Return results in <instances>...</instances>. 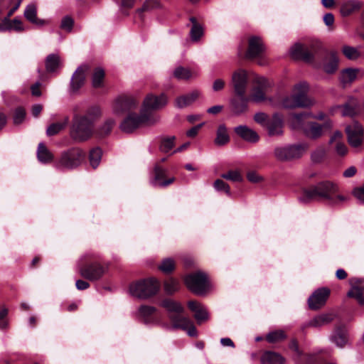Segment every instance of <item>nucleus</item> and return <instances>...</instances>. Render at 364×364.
I'll use <instances>...</instances> for the list:
<instances>
[{
  "label": "nucleus",
  "mask_w": 364,
  "mask_h": 364,
  "mask_svg": "<svg viewBox=\"0 0 364 364\" xmlns=\"http://www.w3.org/2000/svg\"><path fill=\"white\" fill-rule=\"evenodd\" d=\"M347 200V198L339 194V188L336 183L331 181H321L315 185L303 188L300 200L304 203L311 201H325L331 205H339Z\"/></svg>",
  "instance_id": "3"
},
{
  "label": "nucleus",
  "mask_w": 364,
  "mask_h": 364,
  "mask_svg": "<svg viewBox=\"0 0 364 364\" xmlns=\"http://www.w3.org/2000/svg\"><path fill=\"white\" fill-rule=\"evenodd\" d=\"M88 70V65H82L74 72L70 83V91L71 93H76L84 86L86 81V74Z\"/></svg>",
  "instance_id": "17"
},
{
  "label": "nucleus",
  "mask_w": 364,
  "mask_h": 364,
  "mask_svg": "<svg viewBox=\"0 0 364 364\" xmlns=\"http://www.w3.org/2000/svg\"><path fill=\"white\" fill-rule=\"evenodd\" d=\"M342 114L343 116L353 117L357 114V111L352 105L346 103L343 106Z\"/></svg>",
  "instance_id": "55"
},
{
  "label": "nucleus",
  "mask_w": 364,
  "mask_h": 364,
  "mask_svg": "<svg viewBox=\"0 0 364 364\" xmlns=\"http://www.w3.org/2000/svg\"><path fill=\"white\" fill-rule=\"evenodd\" d=\"M289 348L290 350L294 351L298 356H301L302 355V352L299 348V343L296 339L293 338L290 341L289 343Z\"/></svg>",
  "instance_id": "58"
},
{
  "label": "nucleus",
  "mask_w": 364,
  "mask_h": 364,
  "mask_svg": "<svg viewBox=\"0 0 364 364\" xmlns=\"http://www.w3.org/2000/svg\"><path fill=\"white\" fill-rule=\"evenodd\" d=\"M363 6V2L359 0H346L340 4V13L343 17L349 16L359 12Z\"/></svg>",
  "instance_id": "23"
},
{
  "label": "nucleus",
  "mask_w": 364,
  "mask_h": 364,
  "mask_svg": "<svg viewBox=\"0 0 364 364\" xmlns=\"http://www.w3.org/2000/svg\"><path fill=\"white\" fill-rule=\"evenodd\" d=\"M230 136L225 124H220L216 132L215 144L223 146L228 143Z\"/></svg>",
  "instance_id": "40"
},
{
  "label": "nucleus",
  "mask_w": 364,
  "mask_h": 364,
  "mask_svg": "<svg viewBox=\"0 0 364 364\" xmlns=\"http://www.w3.org/2000/svg\"><path fill=\"white\" fill-rule=\"evenodd\" d=\"M161 306L168 313V319L173 328L186 331L191 337H196L198 331L193 321L187 316H183L184 308L183 306L171 299H164Z\"/></svg>",
  "instance_id": "5"
},
{
  "label": "nucleus",
  "mask_w": 364,
  "mask_h": 364,
  "mask_svg": "<svg viewBox=\"0 0 364 364\" xmlns=\"http://www.w3.org/2000/svg\"><path fill=\"white\" fill-rule=\"evenodd\" d=\"M74 26V20L69 16L63 18L60 23V28L68 32L71 31Z\"/></svg>",
  "instance_id": "52"
},
{
  "label": "nucleus",
  "mask_w": 364,
  "mask_h": 364,
  "mask_svg": "<svg viewBox=\"0 0 364 364\" xmlns=\"http://www.w3.org/2000/svg\"><path fill=\"white\" fill-rule=\"evenodd\" d=\"M159 2L157 0H146L142 7L139 9L141 12L147 11L151 9L157 7Z\"/></svg>",
  "instance_id": "57"
},
{
  "label": "nucleus",
  "mask_w": 364,
  "mask_h": 364,
  "mask_svg": "<svg viewBox=\"0 0 364 364\" xmlns=\"http://www.w3.org/2000/svg\"><path fill=\"white\" fill-rule=\"evenodd\" d=\"M234 132L237 136L246 141L256 143L259 140V134L246 125L236 127L234 129Z\"/></svg>",
  "instance_id": "25"
},
{
  "label": "nucleus",
  "mask_w": 364,
  "mask_h": 364,
  "mask_svg": "<svg viewBox=\"0 0 364 364\" xmlns=\"http://www.w3.org/2000/svg\"><path fill=\"white\" fill-rule=\"evenodd\" d=\"M307 116L306 112L294 113L292 115L293 126L296 129H301L304 135L311 139L320 138L324 132L330 130L332 122L330 120L319 124L316 122H305Z\"/></svg>",
  "instance_id": "6"
},
{
  "label": "nucleus",
  "mask_w": 364,
  "mask_h": 364,
  "mask_svg": "<svg viewBox=\"0 0 364 364\" xmlns=\"http://www.w3.org/2000/svg\"><path fill=\"white\" fill-rule=\"evenodd\" d=\"M343 138V134L340 131H336L331 136L329 140V144H333L336 142V151L340 156H345L348 152V148L344 143L341 142V140Z\"/></svg>",
  "instance_id": "29"
},
{
  "label": "nucleus",
  "mask_w": 364,
  "mask_h": 364,
  "mask_svg": "<svg viewBox=\"0 0 364 364\" xmlns=\"http://www.w3.org/2000/svg\"><path fill=\"white\" fill-rule=\"evenodd\" d=\"M308 148L309 145L306 143L277 147L274 149V156L282 161H292L301 158Z\"/></svg>",
  "instance_id": "12"
},
{
  "label": "nucleus",
  "mask_w": 364,
  "mask_h": 364,
  "mask_svg": "<svg viewBox=\"0 0 364 364\" xmlns=\"http://www.w3.org/2000/svg\"><path fill=\"white\" fill-rule=\"evenodd\" d=\"M37 157L39 161L43 164L51 162L53 160V154L48 149L43 143H40L38 144Z\"/></svg>",
  "instance_id": "38"
},
{
  "label": "nucleus",
  "mask_w": 364,
  "mask_h": 364,
  "mask_svg": "<svg viewBox=\"0 0 364 364\" xmlns=\"http://www.w3.org/2000/svg\"><path fill=\"white\" fill-rule=\"evenodd\" d=\"M254 87L251 98L255 102H261L265 100V93L269 87V82L262 77H256L254 80Z\"/></svg>",
  "instance_id": "19"
},
{
  "label": "nucleus",
  "mask_w": 364,
  "mask_h": 364,
  "mask_svg": "<svg viewBox=\"0 0 364 364\" xmlns=\"http://www.w3.org/2000/svg\"><path fill=\"white\" fill-rule=\"evenodd\" d=\"M24 17L31 23L42 26L45 21L37 18V7L33 4H28L24 11Z\"/></svg>",
  "instance_id": "30"
},
{
  "label": "nucleus",
  "mask_w": 364,
  "mask_h": 364,
  "mask_svg": "<svg viewBox=\"0 0 364 364\" xmlns=\"http://www.w3.org/2000/svg\"><path fill=\"white\" fill-rule=\"evenodd\" d=\"M346 132L349 144L353 147H358L364 142V129L357 121H353L346 127Z\"/></svg>",
  "instance_id": "14"
},
{
  "label": "nucleus",
  "mask_w": 364,
  "mask_h": 364,
  "mask_svg": "<svg viewBox=\"0 0 364 364\" xmlns=\"http://www.w3.org/2000/svg\"><path fill=\"white\" fill-rule=\"evenodd\" d=\"M247 178L252 183H259L262 179L255 171H249L247 174Z\"/></svg>",
  "instance_id": "61"
},
{
  "label": "nucleus",
  "mask_w": 364,
  "mask_h": 364,
  "mask_svg": "<svg viewBox=\"0 0 364 364\" xmlns=\"http://www.w3.org/2000/svg\"><path fill=\"white\" fill-rule=\"evenodd\" d=\"M353 195L361 203H364V183L363 186L355 188L353 190Z\"/></svg>",
  "instance_id": "59"
},
{
  "label": "nucleus",
  "mask_w": 364,
  "mask_h": 364,
  "mask_svg": "<svg viewBox=\"0 0 364 364\" xmlns=\"http://www.w3.org/2000/svg\"><path fill=\"white\" fill-rule=\"evenodd\" d=\"M309 85L306 82H300L295 85L294 93L284 97L282 105L284 108L309 107L313 105V101L308 97Z\"/></svg>",
  "instance_id": "7"
},
{
  "label": "nucleus",
  "mask_w": 364,
  "mask_h": 364,
  "mask_svg": "<svg viewBox=\"0 0 364 364\" xmlns=\"http://www.w3.org/2000/svg\"><path fill=\"white\" fill-rule=\"evenodd\" d=\"M294 58L311 63L316 58H323V70L328 74L334 73L338 66V58L336 52H328L323 49L320 43L305 46L296 43L291 48Z\"/></svg>",
  "instance_id": "2"
},
{
  "label": "nucleus",
  "mask_w": 364,
  "mask_h": 364,
  "mask_svg": "<svg viewBox=\"0 0 364 364\" xmlns=\"http://www.w3.org/2000/svg\"><path fill=\"white\" fill-rule=\"evenodd\" d=\"M284 127V121L283 115L279 112H275L270 117L269 122H267L265 128L269 136H282L283 134Z\"/></svg>",
  "instance_id": "18"
},
{
  "label": "nucleus",
  "mask_w": 364,
  "mask_h": 364,
  "mask_svg": "<svg viewBox=\"0 0 364 364\" xmlns=\"http://www.w3.org/2000/svg\"><path fill=\"white\" fill-rule=\"evenodd\" d=\"M8 309L5 306H0V329H5L8 326L6 317L8 315Z\"/></svg>",
  "instance_id": "53"
},
{
  "label": "nucleus",
  "mask_w": 364,
  "mask_h": 364,
  "mask_svg": "<svg viewBox=\"0 0 364 364\" xmlns=\"http://www.w3.org/2000/svg\"><path fill=\"white\" fill-rule=\"evenodd\" d=\"M194 317L198 324H200L202 321H206L208 318L207 311L200 307L198 311L195 312Z\"/></svg>",
  "instance_id": "56"
},
{
  "label": "nucleus",
  "mask_w": 364,
  "mask_h": 364,
  "mask_svg": "<svg viewBox=\"0 0 364 364\" xmlns=\"http://www.w3.org/2000/svg\"><path fill=\"white\" fill-rule=\"evenodd\" d=\"M107 269L108 265L99 259L88 260L79 267L80 275L84 279L92 282L100 279Z\"/></svg>",
  "instance_id": "10"
},
{
  "label": "nucleus",
  "mask_w": 364,
  "mask_h": 364,
  "mask_svg": "<svg viewBox=\"0 0 364 364\" xmlns=\"http://www.w3.org/2000/svg\"><path fill=\"white\" fill-rule=\"evenodd\" d=\"M190 21L192 23V27H191V32H190L191 39L194 41H197L203 35V28L198 22L196 18L194 16H191L190 18Z\"/></svg>",
  "instance_id": "41"
},
{
  "label": "nucleus",
  "mask_w": 364,
  "mask_h": 364,
  "mask_svg": "<svg viewBox=\"0 0 364 364\" xmlns=\"http://www.w3.org/2000/svg\"><path fill=\"white\" fill-rule=\"evenodd\" d=\"M60 59L57 54H49L45 60V66L46 72L54 73L60 67Z\"/></svg>",
  "instance_id": "35"
},
{
  "label": "nucleus",
  "mask_w": 364,
  "mask_h": 364,
  "mask_svg": "<svg viewBox=\"0 0 364 364\" xmlns=\"http://www.w3.org/2000/svg\"><path fill=\"white\" fill-rule=\"evenodd\" d=\"M361 72V70L358 68H348L343 70L341 73L340 79L341 81L346 84V83H350L353 82L358 75H360V73Z\"/></svg>",
  "instance_id": "32"
},
{
  "label": "nucleus",
  "mask_w": 364,
  "mask_h": 364,
  "mask_svg": "<svg viewBox=\"0 0 364 364\" xmlns=\"http://www.w3.org/2000/svg\"><path fill=\"white\" fill-rule=\"evenodd\" d=\"M156 312L154 306L141 305L139 309V314L142 321L146 323H150L153 321V315Z\"/></svg>",
  "instance_id": "33"
},
{
  "label": "nucleus",
  "mask_w": 364,
  "mask_h": 364,
  "mask_svg": "<svg viewBox=\"0 0 364 364\" xmlns=\"http://www.w3.org/2000/svg\"><path fill=\"white\" fill-rule=\"evenodd\" d=\"M203 126V124L201 123L196 126L193 127L191 129H190L188 131H187L186 135L191 138L195 137L198 134L199 130L202 128Z\"/></svg>",
  "instance_id": "62"
},
{
  "label": "nucleus",
  "mask_w": 364,
  "mask_h": 364,
  "mask_svg": "<svg viewBox=\"0 0 364 364\" xmlns=\"http://www.w3.org/2000/svg\"><path fill=\"white\" fill-rule=\"evenodd\" d=\"M14 31L17 33H21L25 31L23 22L18 18L13 20H7L4 18L0 22V32H6Z\"/></svg>",
  "instance_id": "26"
},
{
  "label": "nucleus",
  "mask_w": 364,
  "mask_h": 364,
  "mask_svg": "<svg viewBox=\"0 0 364 364\" xmlns=\"http://www.w3.org/2000/svg\"><path fill=\"white\" fill-rule=\"evenodd\" d=\"M158 269L166 274H171L176 269V262L172 258H165L162 259Z\"/></svg>",
  "instance_id": "42"
},
{
  "label": "nucleus",
  "mask_w": 364,
  "mask_h": 364,
  "mask_svg": "<svg viewBox=\"0 0 364 364\" xmlns=\"http://www.w3.org/2000/svg\"><path fill=\"white\" fill-rule=\"evenodd\" d=\"M175 136L164 137L161 139L160 149L163 152H168L174 146Z\"/></svg>",
  "instance_id": "48"
},
{
  "label": "nucleus",
  "mask_w": 364,
  "mask_h": 364,
  "mask_svg": "<svg viewBox=\"0 0 364 364\" xmlns=\"http://www.w3.org/2000/svg\"><path fill=\"white\" fill-rule=\"evenodd\" d=\"M41 84L39 82H36L31 87V94L35 97H40L41 95Z\"/></svg>",
  "instance_id": "63"
},
{
  "label": "nucleus",
  "mask_w": 364,
  "mask_h": 364,
  "mask_svg": "<svg viewBox=\"0 0 364 364\" xmlns=\"http://www.w3.org/2000/svg\"><path fill=\"white\" fill-rule=\"evenodd\" d=\"M198 91H193L189 94L181 95L176 100V106L179 108L186 107L191 105L198 97Z\"/></svg>",
  "instance_id": "34"
},
{
  "label": "nucleus",
  "mask_w": 364,
  "mask_h": 364,
  "mask_svg": "<svg viewBox=\"0 0 364 364\" xmlns=\"http://www.w3.org/2000/svg\"><path fill=\"white\" fill-rule=\"evenodd\" d=\"M331 294L327 287H321L316 289L309 298L308 304L311 310H318L323 306Z\"/></svg>",
  "instance_id": "16"
},
{
  "label": "nucleus",
  "mask_w": 364,
  "mask_h": 364,
  "mask_svg": "<svg viewBox=\"0 0 364 364\" xmlns=\"http://www.w3.org/2000/svg\"><path fill=\"white\" fill-rule=\"evenodd\" d=\"M176 178L171 177L166 178V170L160 165L156 164L154 168V183L162 187H166L175 181Z\"/></svg>",
  "instance_id": "24"
},
{
  "label": "nucleus",
  "mask_w": 364,
  "mask_h": 364,
  "mask_svg": "<svg viewBox=\"0 0 364 364\" xmlns=\"http://www.w3.org/2000/svg\"><path fill=\"white\" fill-rule=\"evenodd\" d=\"M269 119L270 117H269L267 114L263 112L256 113L254 116V120L264 127H266L267 122H269Z\"/></svg>",
  "instance_id": "54"
},
{
  "label": "nucleus",
  "mask_w": 364,
  "mask_h": 364,
  "mask_svg": "<svg viewBox=\"0 0 364 364\" xmlns=\"http://www.w3.org/2000/svg\"><path fill=\"white\" fill-rule=\"evenodd\" d=\"M195 75V72L183 66H178L173 73V76L178 80H188Z\"/></svg>",
  "instance_id": "39"
},
{
  "label": "nucleus",
  "mask_w": 364,
  "mask_h": 364,
  "mask_svg": "<svg viewBox=\"0 0 364 364\" xmlns=\"http://www.w3.org/2000/svg\"><path fill=\"white\" fill-rule=\"evenodd\" d=\"M285 358L279 353L264 350L260 358L261 364H284Z\"/></svg>",
  "instance_id": "27"
},
{
  "label": "nucleus",
  "mask_w": 364,
  "mask_h": 364,
  "mask_svg": "<svg viewBox=\"0 0 364 364\" xmlns=\"http://www.w3.org/2000/svg\"><path fill=\"white\" fill-rule=\"evenodd\" d=\"M186 287L196 295H203L208 289L206 274L200 271L187 274L184 278Z\"/></svg>",
  "instance_id": "11"
},
{
  "label": "nucleus",
  "mask_w": 364,
  "mask_h": 364,
  "mask_svg": "<svg viewBox=\"0 0 364 364\" xmlns=\"http://www.w3.org/2000/svg\"><path fill=\"white\" fill-rule=\"evenodd\" d=\"M116 122L114 119H107L102 125L94 128V135L96 138L103 139L109 136Z\"/></svg>",
  "instance_id": "28"
},
{
  "label": "nucleus",
  "mask_w": 364,
  "mask_h": 364,
  "mask_svg": "<svg viewBox=\"0 0 364 364\" xmlns=\"http://www.w3.org/2000/svg\"><path fill=\"white\" fill-rule=\"evenodd\" d=\"M287 338L286 333L282 330H276L267 334L265 339L269 343L282 341Z\"/></svg>",
  "instance_id": "43"
},
{
  "label": "nucleus",
  "mask_w": 364,
  "mask_h": 364,
  "mask_svg": "<svg viewBox=\"0 0 364 364\" xmlns=\"http://www.w3.org/2000/svg\"><path fill=\"white\" fill-rule=\"evenodd\" d=\"M333 320V316L331 314H321L311 319L309 322L308 326L318 328L329 323Z\"/></svg>",
  "instance_id": "37"
},
{
  "label": "nucleus",
  "mask_w": 364,
  "mask_h": 364,
  "mask_svg": "<svg viewBox=\"0 0 364 364\" xmlns=\"http://www.w3.org/2000/svg\"><path fill=\"white\" fill-rule=\"evenodd\" d=\"M220 176L222 178L233 182H240L242 181V176L240 173L234 170H230L226 173H223Z\"/></svg>",
  "instance_id": "47"
},
{
  "label": "nucleus",
  "mask_w": 364,
  "mask_h": 364,
  "mask_svg": "<svg viewBox=\"0 0 364 364\" xmlns=\"http://www.w3.org/2000/svg\"><path fill=\"white\" fill-rule=\"evenodd\" d=\"M86 158V153L77 147L71 148L62 152L55 161V166L60 169H74L78 167Z\"/></svg>",
  "instance_id": "9"
},
{
  "label": "nucleus",
  "mask_w": 364,
  "mask_h": 364,
  "mask_svg": "<svg viewBox=\"0 0 364 364\" xmlns=\"http://www.w3.org/2000/svg\"><path fill=\"white\" fill-rule=\"evenodd\" d=\"M331 341L338 348H344L348 342L349 333L346 323L339 320L336 321L331 335Z\"/></svg>",
  "instance_id": "15"
},
{
  "label": "nucleus",
  "mask_w": 364,
  "mask_h": 364,
  "mask_svg": "<svg viewBox=\"0 0 364 364\" xmlns=\"http://www.w3.org/2000/svg\"><path fill=\"white\" fill-rule=\"evenodd\" d=\"M135 0H122V12L125 15H128V12L126 10L132 9L134 6Z\"/></svg>",
  "instance_id": "60"
},
{
  "label": "nucleus",
  "mask_w": 364,
  "mask_h": 364,
  "mask_svg": "<svg viewBox=\"0 0 364 364\" xmlns=\"http://www.w3.org/2000/svg\"><path fill=\"white\" fill-rule=\"evenodd\" d=\"M102 156V150L100 147L96 146L90 149L88 155L90 165L93 169L98 167Z\"/></svg>",
  "instance_id": "36"
},
{
  "label": "nucleus",
  "mask_w": 364,
  "mask_h": 364,
  "mask_svg": "<svg viewBox=\"0 0 364 364\" xmlns=\"http://www.w3.org/2000/svg\"><path fill=\"white\" fill-rule=\"evenodd\" d=\"M232 83L235 94H246L248 83L247 73L245 70H238L233 73Z\"/></svg>",
  "instance_id": "20"
},
{
  "label": "nucleus",
  "mask_w": 364,
  "mask_h": 364,
  "mask_svg": "<svg viewBox=\"0 0 364 364\" xmlns=\"http://www.w3.org/2000/svg\"><path fill=\"white\" fill-rule=\"evenodd\" d=\"M351 289L348 292L347 296L350 298H354L360 306L364 305V279L353 277L350 279Z\"/></svg>",
  "instance_id": "21"
},
{
  "label": "nucleus",
  "mask_w": 364,
  "mask_h": 364,
  "mask_svg": "<svg viewBox=\"0 0 364 364\" xmlns=\"http://www.w3.org/2000/svg\"><path fill=\"white\" fill-rule=\"evenodd\" d=\"M225 87V82L222 79H217L214 81L213 89L215 92L222 90Z\"/></svg>",
  "instance_id": "64"
},
{
  "label": "nucleus",
  "mask_w": 364,
  "mask_h": 364,
  "mask_svg": "<svg viewBox=\"0 0 364 364\" xmlns=\"http://www.w3.org/2000/svg\"><path fill=\"white\" fill-rule=\"evenodd\" d=\"M105 72L100 67L94 69L91 80L92 85L95 89L102 88L105 85Z\"/></svg>",
  "instance_id": "31"
},
{
  "label": "nucleus",
  "mask_w": 364,
  "mask_h": 364,
  "mask_svg": "<svg viewBox=\"0 0 364 364\" xmlns=\"http://www.w3.org/2000/svg\"><path fill=\"white\" fill-rule=\"evenodd\" d=\"M68 122V118L64 122L52 123L46 130L48 136H51L58 134L61 130H63Z\"/></svg>",
  "instance_id": "45"
},
{
  "label": "nucleus",
  "mask_w": 364,
  "mask_h": 364,
  "mask_svg": "<svg viewBox=\"0 0 364 364\" xmlns=\"http://www.w3.org/2000/svg\"><path fill=\"white\" fill-rule=\"evenodd\" d=\"M213 186L218 191H224L228 195L230 194V186L222 179L215 180Z\"/></svg>",
  "instance_id": "51"
},
{
  "label": "nucleus",
  "mask_w": 364,
  "mask_h": 364,
  "mask_svg": "<svg viewBox=\"0 0 364 364\" xmlns=\"http://www.w3.org/2000/svg\"><path fill=\"white\" fill-rule=\"evenodd\" d=\"M99 106L88 107L83 114H75L72 120L70 136L76 141H85L94 135V127L101 116Z\"/></svg>",
  "instance_id": "4"
},
{
  "label": "nucleus",
  "mask_w": 364,
  "mask_h": 364,
  "mask_svg": "<svg viewBox=\"0 0 364 364\" xmlns=\"http://www.w3.org/2000/svg\"><path fill=\"white\" fill-rule=\"evenodd\" d=\"M326 154V149L323 147H319L311 154V159L315 163H320L325 159Z\"/></svg>",
  "instance_id": "49"
},
{
  "label": "nucleus",
  "mask_w": 364,
  "mask_h": 364,
  "mask_svg": "<svg viewBox=\"0 0 364 364\" xmlns=\"http://www.w3.org/2000/svg\"><path fill=\"white\" fill-rule=\"evenodd\" d=\"M249 98L246 94H235L231 99V106L235 114L239 115L247 112Z\"/></svg>",
  "instance_id": "22"
},
{
  "label": "nucleus",
  "mask_w": 364,
  "mask_h": 364,
  "mask_svg": "<svg viewBox=\"0 0 364 364\" xmlns=\"http://www.w3.org/2000/svg\"><path fill=\"white\" fill-rule=\"evenodd\" d=\"M343 54L349 60H354L360 56V53L354 47L344 46L342 49Z\"/></svg>",
  "instance_id": "46"
},
{
  "label": "nucleus",
  "mask_w": 364,
  "mask_h": 364,
  "mask_svg": "<svg viewBox=\"0 0 364 364\" xmlns=\"http://www.w3.org/2000/svg\"><path fill=\"white\" fill-rule=\"evenodd\" d=\"M167 102V97L164 93L160 95L149 94L143 102L140 113L137 114L134 110L138 107L139 102L133 97L121 95L115 100L113 109L117 115L127 114L121 122L120 129L124 132L132 133L149 121L151 111L161 109Z\"/></svg>",
  "instance_id": "1"
},
{
  "label": "nucleus",
  "mask_w": 364,
  "mask_h": 364,
  "mask_svg": "<svg viewBox=\"0 0 364 364\" xmlns=\"http://www.w3.org/2000/svg\"><path fill=\"white\" fill-rule=\"evenodd\" d=\"M160 288V282L155 277H149L132 282L129 285V292L134 296L146 299L155 296Z\"/></svg>",
  "instance_id": "8"
},
{
  "label": "nucleus",
  "mask_w": 364,
  "mask_h": 364,
  "mask_svg": "<svg viewBox=\"0 0 364 364\" xmlns=\"http://www.w3.org/2000/svg\"><path fill=\"white\" fill-rule=\"evenodd\" d=\"M26 117V110L22 107H17L14 114V122L15 124H21Z\"/></svg>",
  "instance_id": "50"
},
{
  "label": "nucleus",
  "mask_w": 364,
  "mask_h": 364,
  "mask_svg": "<svg viewBox=\"0 0 364 364\" xmlns=\"http://www.w3.org/2000/svg\"><path fill=\"white\" fill-rule=\"evenodd\" d=\"M164 287L167 294L172 295L178 291L179 282L173 277H170L164 281Z\"/></svg>",
  "instance_id": "44"
},
{
  "label": "nucleus",
  "mask_w": 364,
  "mask_h": 364,
  "mask_svg": "<svg viewBox=\"0 0 364 364\" xmlns=\"http://www.w3.org/2000/svg\"><path fill=\"white\" fill-rule=\"evenodd\" d=\"M265 50L264 45L260 37L252 36L248 39V47L245 54L247 60H258V64L263 65L261 60Z\"/></svg>",
  "instance_id": "13"
}]
</instances>
